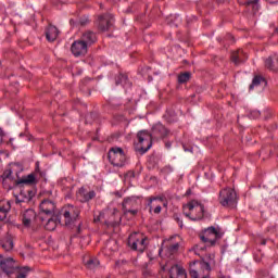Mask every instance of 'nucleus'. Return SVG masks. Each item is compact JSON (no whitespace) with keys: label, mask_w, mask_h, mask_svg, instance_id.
Here are the masks:
<instances>
[{"label":"nucleus","mask_w":278,"mask_h":278,"mask_svg":"<svg viewBox=\"0 0 278 278\" xmlns=\"http://www.w3.org/2000/svg\"><path fill=\"white\" fill-rule=\"evenodd\" d=\"M223 236H224L223 230L214 226L205 228L199 233V238L201 242L205 244V247H214L216 244V241L220 240Z\"/></svg>","instance_id":"obj_1"},{"label":"nucleus","mask_w":278,"mask_h":278,"mask_svg":"<svg viewBox=\"0 0 278 278\" xmlns=\"http://www.w3.org/2000/svg\"><path fill=\"white\" fill-rule=\"evenodd\" d=\"M184 214L190 220H201L205 214V206L195 200L190 201L182 206Z\"/></svg>","instance_id":"obj_2"},{"label":"nucleus","mask_w":278,"mask_h":278,"mask_svg":"<svg viewBox=\"0 0 278 278\" xmlns=\"http://www.w3.org/2000/svg\"><path fill=\"white\" fill-rule=\"evenodd\" d=\"M137 144L136 149L141 153V155H144L151 147H153V135H151L148 130H141L137 134Z\"/></svg>","instance_id":"obj_3"},{"label":"nucleus","mask_w":278,"mask_h":278,"mask_svg":"<svg viewBox=\"0 0 278 278\" xmlns=\"http://www.w3.org/2000/svg\"><path fill=\"white\" fill-rule=\"evenodd\" d=\"M108 159L113 166H117L118 168H123V166L127 162V156L125 155V151H123V148H118V147H114L110 149Z\"/></svg>","instance_id":"obj_4"},{"label":"nucleus","mask_w":278,"mask_h":278,"mask_svg":"<svg viewBox=\"0 0 278 278\" xmlns=\"http://www.w3.org/2000/svg\"><path fill=\"white\" fill-rule=\"evenodd\" d=\"M61 216L64 217L66 227H73L79 218V208L68 204L62 208Z\"/></svg>","instance_id":"obj_5"},{"label":"nucleus","mask_w":278,"mask_h":278,"mask_svg":"<svg viewBox=\"0 0 278 278\" xmlns=\"http://www.w3.org/2000/svg\"><path fill=\"white\" fill-rule=\"evenodd\" d=\"M16 268H18V266L16 262H14V258L0 255V275H2L3 278H10L13 273H16Z\"/></svg>","instance_id":"obj_6"},{"label":"nucleus","mask_w":278,"mask_h":278,"mask_svg":"<svg viewBox=\"0 0 278 278\" xmlns=\"http://www.w3.org/2000/svg\"><path fill=\"white\" fill-rule=\"evenodd\" d=\"M218 201L223 207H231L238 201V195L233 189L224 188L219 191Z\"/></svg>","instance_id":"obj_7"},{"label":"nucleus","mask_w":278,"mask_h":278,"mask_svg":"<svg viewBox=\"0 0 278 278\" xmlns=\"http://www.w3.org/2000/svg\"><path fill=\"white\" fill-rule=\"evenodd\" d=\"M128 245L132 251L144 253V249H147V239L140 232H134L128 238Z\"/></svg>","instance_id":"obj_8"},{"label":"nucleus","mask_w":278,"mask_h":278,"mask_svg":"<svg viewBox=\"0 0 278 278\" xmlns=\"http://www.w3.org/2000/svg\"><path fill=\"white\" fill-rule=\"evenodd\" d=\"M113 25L114 16L112 14L106 13L98 17V29H100V31H109V29H112Z\"/></svg>","instance_id":"obj_9"},{"label":"nucleus","mask_w":278,"mask_h":278,"mask_svg":"<svg viewBox=\"0 0 278 278\" xmlns=\"http://www.w3.org/2000/svg\"><path fill=\"white\" fill-rule=\"evenodd\" d=\"M36 211L28 208L22 214V225L24 229H31L36 223Z\"/></svg>","instance_id":"obj_10"},{"label":"nucleus","mask_w":278,"mask_h":278,"mask_svg":"<svg viewBox=\"0 0 278 278\" xmlns=\"http://www.w3.org/2000/svg\"><path fill=\"white\" fill-rule=\"evenodd\" d=\"M216 265L214 254H206L201 261L193 262V266H199V268H205V273L212 270V267Z\"/></svg>","instance_id":"obj_11"},{"label":"nucleus","mask_w":278,"mask_h":278,"mask_svg":"<svg viewBox=\"0 0 278 278\" xmlns=\"http://www.w3.org/2000/svg\"><path fill=\"white\" fill-rule=\"evenodd\" d=\"M76 197L80 203H88V201H92V199L97 197V192H94V190H88V188L83 187L78 190Z\"/></svg>","instance_id":"obj_12"},{"label":"nucleus","mask_w":278,"mask_h":278,"mask_svg":"<svg viewBox=\"0 0 278 278\" xmlns=\"http://www.w3.org/2000/svg\"><path fill=\"white\" fill-rule=\"evenodd\" d=\"M71 50L73 55L79 58V55L88 53V46L80 39L73 42Z\"/></svg>","instance_id":"obj_13"},{"label":"nucleus","mask_w":278,"mask_h":278,"mask_svg":"<svg viewBox=\"0 0 278 278\" xmlns=\"http://www.w3.org/2000/svg\"><path fill=\"white\" fill-rule=\"evenodd\" d=\"M41 214H46V216H54L55 215V202L51 200H43L39 205Z\"/></svg>","instance_id":"obj_14"},{"label":"nucleus","mask_w":278,"mask_h":278,"mask_svg":"<svg viewBox=\"0 0 278 278\" xmlns=\"http://www.w3.org/2000/svg\"><path fill=\"white\" fill-rule=\"evenodd\" d=\"M212 270L208 269V271H205V267H199L198 265H194V263L190 266V276L192 278H205L210 275Z\"/></svg>","instance_id":"obj_15"},{"label":"nucleus","mask_w":278,"mask_h":278,"mask_svg":"<svg viewBox=\"0 0 278 278\" xmlns=\"http://www.w3.org/2000/svg\"><path fill=\"white\" fill-rule=\"evenodd\" d=\"M157 202L162 203V198L159 197H152L148 199V207L149 212H154V214H160L162 212V205H160Z\"/></svg>","instance_id":"obj_16"},{"label":"nucleus","mask_w":278,"mask_h":278,"mask_svg":"<svg viewBox=\"0 0 278 278\" xmlns=\"http://www.w3.org/2000/svg\"><path fill=\"white\" fill-rule=\"evenodd\" d=\"M152 136L154 138H166L168 136V129L161 123H157L152 127Z\"/></svg>","instance_id":"obj_17"},{"label":"nucleus","mask_w":278,"mask_h":278,"mask_svg":"<svg viewBox=\"0 0 278 278\" xmlns=\"http://www.w3.org/2000/svg\"><path fill=\"white\" fill-rule=\"evenodd\" d=\"M249 56L247 55V53H244V51L242 50H237L235 52H232L231 54V62H233V64L236 66L242 64L243 62H247V59Z\"/></svg>","instance_id":"obj_18"},{"label":"nucleus","mask_w":278,"mask_h":278,"mask_svg":"<svg viewBox=\"0 0 278 278\" xmlns=\"http://www.w3.org/2000/svg\"><path fill=\"white\" fill-rule=\"evenodd\" d=\"M12 210V204L8 200L0 201V222L5 220L8 218V213Z\"/></svg>","instance_id":"obj_19"},{"label":"nucleus","mask_w":278,"mask_h":278,"mask_svg":"<svg viewBox=\"0 0 278 278\" xmlns=\"http://www.w3.org/2000/svg\"><path fill=\"white\" fill-rule=\"evenodd\" d=\"M170 278H187L186 269L179 265H174L169 269Z\"/></svg>","instance_id":"obj_20"},{"label":"nucleus","mask_w":278,"mask_h":278,"mask_svg":"<svg viewBox=\"0 0 278 278\" xmlns=\"http://www.w3.org/2000/svg\"><path fill=\"white\" fill-rule=\"evenodd\" d=\"M80 40L87 46L90 47L91 45H94L97 42V35L91 31L87 30L83 34Z\"/></svg>","instance_id":"obj_21"},{"label":"nucleus","mask_w":278,"mask_h":278,"mask_svg":"<svg viewBox=\"0 0 278 278\" xmlns=\"http://www.w3.org/2000/svg\"><path fill=\"white\" fill-rule=\"evenodd\" d=\"M58 225H60V216L50 215V218L47 220L45 225V229H47V231H55Z\"/></svg>","instance_id":"obj_22"},{"label":"nucleus","mask_w":278,"mask_h":278,"mask_svg":"<svg viewBox=\"0 0 278 278\" xmlns=\"http://www.w3.org/2000/svg\"><path fill=\"white\" fill-rule=\"evenodd\" d=\"M58 36H60V30L58 27L50 25L46 31V38L49 42H53L58 40Z\"/></svg>","instance_id":"obj_23"},{"label":"nucleus","mask_w":278,"mask_h":278,"mask_svg":"<svg viewBox=\"0 0 278 278\" xmlns=\"http://www.w3.org/2000/svg\"><path fill=\"white\" fill-rule=\"evenodd\" d=\"M265 68H268L269 71H278V55L275 54L273 56H268L265 60Z\"/></svg>","instance_id":"obj_24"},{"label":"nucleus","mask_w":278,"mask_h":278,"mask_svg":"<svg viewBox=\"0 0 278 278\" xmlns=\"http://www.w3.org/2000/svg\"><path fill=\"white\" fill-rule=\"evenodd\" d=\"M123 210H131L135 207H138V198L136 197H130L126 198L122 204Z\"/></svg>","instance_id":"obj_25"},{"label":"nucleus","mask_w":278,"mask_h":278,"mask_svg":"<svg viewBox=\"0 0 278 278\" xmlns=\"http://www.w3.org/2000/svg\"><path fill=\"white\" fill-rule=\"evenodd\" d=\"M15 186H21V184L31 185L36 184V175L29 174L14 181Z\"/></svg>","instance_id":"obj_26"},{"label":"nucleus","mask_w":278,"mask_h":278,"mask_svg":"<svg viewBox=\"0 0 278 278\" xmlns=\"http://www.w3.org/2000/svg\"><path fill=\"white\" fill-rule=\"evenodd\" d=\"M0 245L4 251H12L14 249V240L12 239V235H8L1 242Z\"/></svg>","instance_id":"obj_27"},{"label":"nucleus","mask_w":278,"mask_h":278,"mask_svg":"<svg viewBox=\"0 0 278 278\" xmlns=\"http://www.w3.org/2000/svg\"><path fill=\"white\" fill-rule=\"evenodd\" d=\"M122 84L124 88H131V83L129 81V78L125 74H121L116 79V85Z\"/></svg>","instance_id":"obj_28"},{"label":"nucleus","mask_w":278,"mask_h":278,"mask_svg":"<svg viewBox=\"0 0 278 278\" xmlns=\"http://www.w3.org/2000/svg\"><path fill=\"white\" fill-rule=\"evenodd\" d=\"M2 184L5 186L7 184H10L11 181H14V178L12 177V169H7L3 172L2 176Z\"/></svg>","instance_id":"obj_29"},{"label":"nucleus","mask_w":278,"mask_h":278,"mask_svg":"<svg viewBox=\"0 0 278 278\" xmlns=\"http://www.w3.org/2000/svg\"><path fill=\"white\" fill-rule=\"evenodd\" d=\"M99 260L97 258H89L85 262V265L90 269V270H94V268H97L99 266Z\"/></svg>","instance_id":"obj_30"},{"label":"nucleus","mask_w":278,"mask_h":278,"mask_svg":"<svg viewBox=\"0 0 278 278\" xmlns=\"http://www.w3.org/2000/svg\"><path fill=\"white\" fill-rule=\"evenodd\" d=\"M177 251H179V243H174L166 248V253L169 257L174 255V253H177Z\"/></svg>","instance_id":"obj_31"},{"label":"nucleus","mask_w":278,"mask_h":278,"mask_svg":"<svg viewBox=\"0 0 278 278\" xmlns=\"http://www.w3.org/2000/svg\"><path fill=\"white\" fill-rule=\"evenodd\" d=\"M247 5L249 10H252V12H257L260 10V4H257V0H249L247 2Z\"/></svg>","instance_id":"obj_32"},{"label":"nucleus","mask_w":278,"mask_h":278,"mask_svg":"<svg viewBox=\"0 0 278 278\" xmlns=\"http://www.w3.org/2000/svg\"><path fill=\"white\" fill-rule=\"evenodd\" d=\"M266 81L263 77L261 76H255L252 80V84L250 85V90H253L254 87L260 86V84Z\"/></svg>","instance_id":"obj_33"},{"label":"nucleus","mask_w":278,"mask_h":278,"mask_svg":"<svg viewBox=\"0 0 278 278\" xmlns=\"http://www.w3.org/2000/svg\"><path fill=\"white\" fill-rule=\"evenodd\" d=\"M187 81H190V73L186 72L178 75V84H187Z\"/></svg>","instance_id":"obj_34"},{"label":"nucleus","mask_w":278,"mask_h":278,"mask_svg":"<svg viewBox=\"0 0 278 278\" xmlns=\"http://www.w3.org/2000/svg\"><path fill=\"white\" fill-rule=\"evenodd\" d=\"M25 201H29V197L25 195V191H21L20 197L15 198V203H25Z\"/></svg>","instance_id":"obj_35"},{"label":"nucleus","mask_w":278,"mask_h":278,"mask_svg":"<svg viewBox=\"0 0 278 278\" xmlns=\"http://www.w3.org/2000/svg\"><path fill=\"white\" fill-rule=\"evenodd\" d=\"M29 267H22L18 271H17V276L16 278H26L27 274L29 273Z\"/></svg>","instance_id":"obj_36"},{"label":"nucleus","mask_w":278,"mask_h":278,"mask_svg":"<svg viewBox=\"0 0 278 278\" xmlns=\"http://www.w3.org/2000/svg\"><path fill=\"white\" fill-rule=\"evenodd\" d=\"M124 214L127 216V214H130V216H136L138 214V207L135 208H124Z\"/></svg>","instance_id":"obj_37"},{"label":"nucleus","mask_w":278,"mask_h":278,"mask_svg":"<svg viewBox=\"0 0 278 278\" xmlns=\"http://www.w3.org/2000/svg\"><path fill=\"white\" fill-rule=\"evenodd\" d=\"M251 116H253V118H260L261 113H260V111H253V112L251 113Z\"/></svg>","instance_id":"obj_38"},{"label":"nucleus","mask_w":278,"mask_h":278,"mask_svg":"<svg viewBox=\"0 0 278 278\" xmlns=\"http://www.w3.org/2000/svg\"><path fill=\"white\" fill-rule=\"evenodd\" d=\"M176 222L178 223L179 227H184V222L179 217H176Z\"/></svg>","instance_id":"obj_39"},{"label":"nucleus","mask_w":278,"mask_h":278,"mask_svg":"<svg viewBox=\"0 0 278 278\" xmlns=\"http://www.w3.org/2000/svg\"><path fill=\"white\" fill-rule=\"evenodd\" d=\"M176 222L178 223L179 227H184V222L179 217H176Z\"/></svg>","instance_id":"obj_40"},{"label":"nucleus","mask_w":278,"mask_h":278,"mask_svg":"<svg viewBox=\"0 0 278 278\" xmlns=\"http://www.w3.org/2000/svg\"><path fill=\"white\" fill-rule=\"evenodd\" d=\"M163 170H164L165 173H170V170H173V168H170L169 166H167V167H165Z\"/></svg>","instance_id":"obj_41"},{"label":"nucleus","mask_w":278,"mask_h":278,"mask_svg":"<svg viewBox=\"0 0 278 278\" xmlns=\"http://www.w3.org/2000/svg\"><path fill=\"white\" fill-rule=\"evenodd\" d=\"M198 251H205V247L197 245Z\"/></svg>","instance_id":"obj_42"},{"label":"nucleus","mask_w":278,"mask_h":278,"mask_svg":"<svg viewBox=\"0 0 278 278\" xmlns=\"http://www.w3.org/2000/svg\"><path fill=\"white\" fill-rule=\"evenodd\" d=\"M5 136V132H3V128H0V138H3Z\"/></svg>","instance_id":"obj_43"},{"label":"nucleus","mask_w":278,"mask_h":278,"mask_svg":"<svg viewBox=\"0 0 278 278\" xmlns=\"http://www.w3.org/2000/svg\"><path fill=\"white\" fill-rule=\"evenodd\" d=\"M17 229H23V226L21 224L16 225Z\"/></svg>","instance_id":"obj_44"},{"label":"nucleus","mask_w":278,"mask_h":278,"mask_svg":"<svg viewBox=\"0 0 278 278\" xmlns=\"http://www.w3.org/2000/svg\"><path fill=\"white\" fill-rule=\"evenodd\" d=\"M128 175H130V177H134V172L128 173Z\"/></svg>","instance_id":"obj_45"},{"label":"nucleus","mask_w":278,"mask_h":278,"mask_svg":"<svg viewBox=\"0 0 278 278\" xmlns=\"http://www.w3.org/2000/svg\"><path fill=\"white\" fill-rule=\"evenodd\" d=\"M262 244H266V240H263V241H262Z\"/></svg>","instance_id":"obj_46"},{"label":"nucleus","mask_w":278,"mask_h":278,"mask_svg":"<svg viewBox=\"0 0 278 278\" xmlns=\"http://www.w3.org/2000/svg\"><path fill=\"white\" fill-rule=\"evenodd\" d=\"M27 194H31V191L28 190V191H27Z\"/></svg>","instance_id":"obj_47"},{"label":"nucleus","mask_w":278,"mask_h":278,"mask_svg":"<svg viewBox=\"0 0 278 278\" xmlns=\"http://www.w3.org/2000/svg\"><path fill=\"white\" fill-rule=\"evenodd\" d=\"M106 225H110V222H109V223H106Z\"/></svg>","instance_id":"obj_48"}]
</instances>
